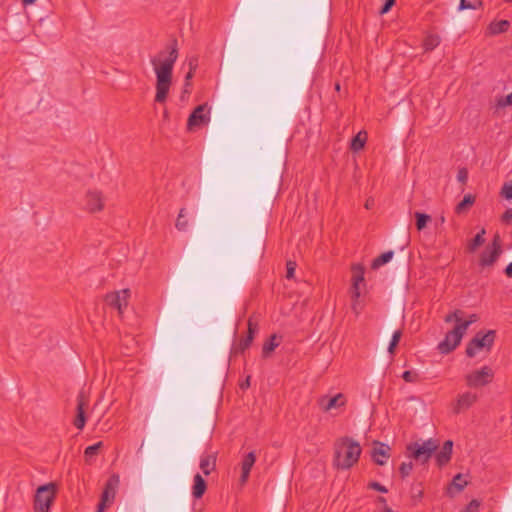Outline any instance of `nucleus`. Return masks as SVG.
I'll use <instances>...</instances> for the list:
<instances>
[{
	"label": "nucleus",
	"instance_id": "23",
	"mask_svg": "<svg viewBox=\"0 0 512 512\" xmlns=\"http://www.w3.org/2000/svg\"><path fill=\"white\" fill-rule=\"evenodd\" d=\"M199 466L206 476L209 475L216 467V456L212 454L202 456Z\"/></svg>",
	"mask_w": 512,
	"mask_h": 512
},
{
	"label": "nucleus",
	"instance_id": "20",
	"mask_svg": "<svg viewBox=\"0 0 512 512\" xmlns=\"http://www.w3.org/2000/svg\"><path fill=\"white\" fill-rule=\"evenodd\" d=\"M256 461V455L254 452H249L243 459L241 463V477L240 480L242 483H245L249 477L251 468L253 467Z\"/></svg>",
	"mask_w": 512,
	"mask_h": 512
},
{
	"label": "nucleus",
	"instance_id": "42",
	"mask_svg": "<svg viewBox=\"0 0 512 512\" xmlns=\"http://www.w3.org/2000/svg\"><path fill=\"white\" fill-rule=\"evenodd\" d=\"M258 332V324L254 322L252 318L248 320V333L247 336H251L252 340L255 337V334Z\"/></svg>",
	"mask_w": 512,
	"mask_h": 512
},
{
	"label": "nucleus",
	"instance_id": "10",
	"mask_svg": "<svg viewBox=\"0 0 512 512\" xmlns=\"http://www.w3.org/2000/svg\"><path fill=\"white\" fill-rule=\"evenodd\" d=\"M119 476L114 474L107 480L104 490L101 495V501L98 504V508L95 512H103L107 506L114 501L116 490L119 486Z\"/></svg>",
	"mask_w": 512,
	"mask_h": 512
},
{
	"label": "nucleus",
	"instance_id": "55",
	"mask_svg": "<svg viewBox=\"0 0 512 512\" xmlns=\"http://www.w3.org/2000/svg\"><path fill=\"white\" fill-rule=\"evenodd\" d=\"M249 385H250V377L248 376L246 381H245V384H242V388L248 387Z\"/></svg>",
	"mask_w": 512,
	"mask_h": 512
},
{
	"label": "nucleus",
	"instance_id": "54",
	"mask_svg": "<svg viewBox=\"0 0 512 512\" xmlns=\"http://www.w3.org/2000/svg\"><path fill=\"white\" fill-rule=\"evenodd\" d=\"M35 1L36 0H22V3L24 6H27L33 4Z\"/></svg>",
	"mask_w": 512,
	"mask_h": 512
},
{
	"label": "nucleus",
	"instance_id": "39",
	"mask_svg": "<svg viewBox=\"0 0 512 512\" xmlns=\"http://www.w3.org/2000/svg\"><path fill=\"white\" fill-rule=\"evenodd\" d=\"M413 469L412 462H403L399 467V472L402 478H406L410 475L411 471Z\"/></svg>",
	"mask_w": 512,
	"mask_h": 512
},
{
	"label": "nucleus",
	"instance_id": "56",
	"mask_svg": "<svg viewBox=\"0 0 512 512\" xmlns=\"http://www.w3.org/2000/svg\"><path fill=\"white\" fill-rule=\"evenodd\" d=\"M378 501H379L380 503H384V504L386 503V499H385L384 497H379V498H378Z\"/></svg>",
	"mask_w": 512,
	"mask_h": 512
},
{
	"label": "nucleus",
	"instance_id": "1",
	"mask_svg": "<svg viewBox=\"0 0 512 512\" xmlns=\"http://www.w3.org/2000/svg\"><path fill=\"white\" fill-rule=\"evenodd\" d=\"M163 54V52H160L159 57H153L150 61L156 74L155 101L158 103H164L166 101L172 84L173 68L178 58L177 41L175 39L173 40L168 56L161 59Z\"/></svg>",
	"mask_w": 512,
	"mask_h": 512
},
{
	"label": "nucleus",
	"instance_id": "51",
	"mask_svg": "<svg viewBox=\"0 0 512 512\" xmlns=\"http://www.w3.org/2000/svg\"><path fill=\"white\" fill-rule=\"evenodd\" d=\"M191 91V87H186V83H184L183 92L181 95V100L184 101L187 94H189Z\"/></svg>",
	"mask_w": 512,
	"mask_h": 512
},
{
	"label": "nucleus",
	"instance_id": "8",
	"mask_svg": "<svg viewBox=\"0 0 512 512\" xmlns=\"http://www.w3.org/2000/svg\"><path fill=\"white\" fill-rule=\"evenodd\" d=\"M493 377V370L488 366H483L481 369L467 374L465 380L467 386L477 388L489 384L493 380Z\"/></svg>",
	"mask_w": 512,
	"mask_h": 512
},
{
	"label": "nucleus",
	"instance_id": "31",
	"mask_svg": "<svg viewBox=\"0 0 512 512\" xmlns=\"http://www.w3.org/2000/svg\"><path fill=\"white\" fill-rule=\"evenodd\" d=\"M416 228L418 231L423 230L427 223L431 221V216L421 212H415Z\"/></svg>",
	"mask_w": 512,
	"mask_h": 512
},
{
	"label": "nucleus",
	"instance_id": "18",
	"mask_svg": "<svg viewBox=\"0 0 512 512\" xmlns=\"http://www.w3.org/2000/svg\"><path fill=\"white\" fill-rule=\"evenodd\" d=\"M477 399H478V397L474 393H471V392L463 393L457 399V403L454 407V412L458 414L461 411L468 409L477 401Z\"/></svg>",
	"mask_w": 512,
	"mask_h": 512
},
{
	"label": "nucleus",
	"instance_id": "24",
	"mask_svg": "<svg viewBox=\"0 0 512 512\" xmlns=\"http://www.w3.org/2000/svg\"><path fill=\"white\" fill-rule=\"evenodd\" d=\"M280 338L276 334H272L270 338L263 344L262 357H269L270 353L273 352L280 345Z\"/></svg>",
	"mask_w": 512,
	"mask_h": 512
},
{
	"label": "nucleus",
	"instance_id": "45",
	"mask_svg": "<svg viewBox=\"0 0 512 512\" xmlns=\"http://www.w3.org/2000/svg\"><path fill=\"white\" fill-rule=\"evenodd\" d=\"M396 0H385V3L379 10L380 15H384L394 6Z\"/></svg>",
	"mask_w": 512,
	"mask_h": 512
},
{
	"label": "nucleus",
	"instance_id": "11",
	"mask_svg": "<svg viewBox=\"0 0 512 512\" xmlns=\"http://www.w3.org/2000/svg\"><path fill=\"white\" fill-rule=\"evenodd\" d=\"M464 317H465V312L463 310L456 309V310L448 313L445 316L444 321L446 323L455 322L456 324H458L460 326V328L462 330H464L466 332L470 325H472L473 323H475L479 320L478 314H475V313L470 314L466 319H464Z\"/></svg>",
	"mask_w": 512,
	"mask_h": 512
},
{
	"label": "nucleus",
	"instance_id": "4",
	"mask_svg": "<svg viewBox=\"0 0 512 512\" xmlns=\"http://www.w3.org/2000/svg\"><path fill=\"white\" fill-rule=\"evenodd\" d=\"M58 486L54 482L41 485L37 488L34 496V511L35 512H49L53 504Z\"/></svg>",
	"mask_w": 512,
	"mask_h": 512
},
{
	"label": "nucleus",
	"instance_id": "16",
	"mask_svg": "<svg viewBox=\"0 0 512 512\" xmlns=\"http://www.w3.org/2000/svg\"><path fill=\"white\" fill-rule=\"evenodd\" d=\"M318 404L323 411H330L333 408L341 407L345 404L344 395L339 393L333 397L322 396L319 398Z\"/></svg>",
	"mask_w": 512,
	"mask_h": 512
},
{
	"label": "nucleus",
	"instance_id": "58",
	"mask_svg": "<svg viewBox=\"0 0 512 512\" xmlns=\"http://www.w3.org/2000/svg\"><path fill=\"white\" fill-rule=\"evenodd\" d=\"M335 88H336V90H340V85L337 83Z\"/></svg>",
	"mask_w": 512,
	"mask_h": 512
},
{
	"label": "nucleus",
	"instance_id": "2",
	"mask_svg": "<svg viewBox=\"0 0 512 512\" xmlns=\"http://www.w3.org/2000/svg\"><path fill=\"white\" fill-rule=\"evenodd\" d=\"M362 449L357 441L343 437L335 443V465L339 469H349L356 464Z\"/></svg>",
	"mask_w": 512,
	"mask_h": 512
},
{
	"label": "nucleus",
	"instance_id": "6",
	"mask_svg": "<svg viewBox=\"0 0 512 512\" xmlns=\"http://www.w3.org/2000/svg\"><path fill=\"white\" fill-rule=\"evenodd\" d=\"M466 332L458 324L446 333L445 338L439 342L437 349L441 354H449L457 348Z\"/></svg>",
	"mask_w": 512,
	"mask_h": 512
},
{
	"label": "nucleus",
	"instance_id": "61",
	"mask_svg": "<svg viewBox=\"0 0 512 512\" xmlns=\"http://www.w3.org/2000/svg\"><path fill=\"white\" fill-rule=\"evenodd\" d=\"M369 206H371V203H366V208H369Z\"/></svg>",
	"mask_w": 512,
	"mask_h": 512
},
{
	"label": "nucleus",
	"instance_id": "34",
	"mask_svg": "<svg viewBox=\"0 0 512 512\" xmlns=\"http://www.w3.org/2000/svg\"><path fill=\"white\" fill-rule=\"evenodd\" d=\"M482 5L480 0H460L459 10L477 9Z\"/></svg>",
	"mask_w": 512,
	"mask_h": 512
},
{
	"label": "nucleus",
	"instance_id": "28",
	"mask_svg": "<svg viewBox=\"0 0 512 512\" xmlns=\"http://www.w3.org/2000/svg\"><path fill=\"white\" fill-rule=\"evenodd\" d=\"M485 233H486L485 229L482 228L480 230V232L477 233L476 236L470 241V243L468 244V250L470 252H474L478 247H480L482 244H484V242H485V239H484Z\"/></svg>",
	"mask_w": 512,
	"mask_h": 512
},
{
	"label": "nucleus",
	"instance_id": "22",
	"mask_svg": "<svg viewBox=\"0 0 512 512\" xmlns=\"http://www.w3.org/2000/svg\"><path fill=\"white\" fill-rule=\"evenodd\" d=\"M193 481L194 483L192 486V495L194 498L199 499L204 495L207 489V484L204 478L199 473H197L194 476Z\"/></svg>",
	"mask_w": 512,
	"mask_h": 512
},
{
	"label": "nucleus",
	"instance_id": "48",
	"mask_svg": "<svg viewBox=\"0 0 512 512\" xmlns=\"http://www.w3.org/2000/svg\"><path fill=\"white\" fill-rule=\"evenodd\" d=\"M295 267H296V264L292 261H288L287 262V272H286V277L288 279H291L293 278L294 276V272H295Z\"/></svg>",
	"mask_w": 512,
	"mask_h": 512
},
{
	"label": "nucleus",
	"instance_id": "36",
	"mask_svg": "<svg viewBox=\"0 0 512 512\" xmlns=\"http://www.w3.org/2000/svg\"><path fill=\"white\" fill-rule=\"evenodd\" d=\"M102 445H103V443L100 441L91 446H88L84 451V456H85L86 461H88L89 459L94 457L98 453V451L102 447Z\"/></svg>",
	"mask_w": 512,
	"mask_h": 512
},
{
	"label": "nucleus",
	"instance_id": "53",
	"mask_svg": "<svg viewBox=\"0 0 512 512\" xmlns=\"http://www.w3.org/2000/svg\"><path fill=\"white\" fill-rule=\"evenodd\" d=\"M189 67H190V69H191L192 67H194V70L196 69V67H197V62H196V60H195V59H192V60H190V61H189Z\"/></svg>",
	"mask_w": 512,
	"mask_h": 512
},
{
	"label": "nucleus",
	"instance_id": "49",
	"mask_svg": "<svg viewBox=\"0 0 512 512\" xmlns=\"http://www.w3.org/2000/svg\"><path fill=\"white\" fill-rule=\"evenodd\" d=\"M352 310L356 315L360 314V312L362 310V306H361L360 302L358 301V299L352 298Z\"/></svg>",
	"mask_w": 512,
	"mask_h": 512
},
{
	"label": "nucleus",
	"instance_id": "21",
	"mask_svg": "<svg viewBox=\"0 0 512 512\" xmlns=\"http://www.w3.org/2000/svg\"><path fill=\"white\" fill-rule=\"evenodd\" d=\"M467 484L468 482L463 479V475L459 473L453 477L451 484L447 488V494L453 497L455 493L461 492Z\"/></svg>",
	"mask_w": 512,
	"mask_h": 512
},
{
	"label": "nucleus",
	"instance_id": "47",
	"mask_svg": "<svg viewBox=\"0 0 512 512\" xmlns=\"http://www.w3.org/2000/svg\"><path fill=\"white\" fill-rule=\"evenodd\" d=\"M501 221L505 224L512 222V208H508L501 216Z\"/></svg>",
	"mask_w": 512,
	"mask_h": 512
},
{
	"label": "nucleus",
	"instance_id": "26",
	"mask_svg": "<svg viewBox=\"0 0 512 512\" xmlns=\"http://www.w3.org/2000/svg\"><path fill=\"white\" fill-rule=\"evenodd\" d=\"M475 202V197L471 194H467L464 196L463 200L459 202L455 207V212L457 214L464 213L470 206H472Z\"/></svg>",
	"mask_w": 512,
	"mask_h": 512
},
{
	"label": "nucleus",
	"instance_id": "17",
	"mask_svg": "<svg viewBox=\"0 0 512 512\" xmlns=\"http://www.w3.org/2000/svg\"><path fill=\"white\" fill-rule=\"evenodd\" d=\"M452 449H453V441L447 440L444 442L442 448L440 451H436L435 453V459L438 464V466L442 467L446 465L452 456Z\"/></svg>",
	"mask_w": 512,
	"mask_h": 512
},
{
	"label": "nucleus",
	"instance_id": "27",
	"mask_svg": "<svg viewBox=\"0 0 512 512\" xmlns=\"http://www.w3.org/2000/svg\"><path fill=\"white\" fill-rule=\"evenodd\" d=\"M394 256V252L392 250L386 251L382 253L380 256L375 258L372 262V268L378 269L382 265L388 263Z\"/></svg>",
	"mask_w": 512,
	"mask_h": 512
},
{
	"label": "nucleus",
	"instance_id": "33",
	"mask_svg": "<svg viewBox=\"0 0 512 512\" xmlns=\"http://www.w3.org/2000/svg\"><path fill=\"white\" fill-rule=\"evenodd\" d=\"M185 217H186V209L181 208L179 211L176 223H175V227L179 231H185L188 227V221L185 219Z\"/></svg>",
	"mask_w": 512,
	"mask_h": 512
},
{
	"label": "nucleus",
	"instance_id": "37",
	"mask_svg": "<svg viewBox=\"0 0 512 512\" xmlns=\"http://www.w3.org/2000/svg\"><path fill=\"white\" fill-rule=\"evenodd\" d=\"M401 336H402V332L401 330H397L393 333L392 335V339L389 343V346H388V352L390 354H393L394 353V350L396 348V346L398 345L400 339H401Z\"/></svg>",
	"mask_w": 512,
	"mask_h": 512
},
{
	"label": "nucleus",
	"instance_id": "40",
	"mask_svg": "<svg viewBox=\"0 0 512 512\" xmlns=\"http://www.w3.org/2000/svg\"><path fill=\"white\" fill-rule=\"evenodd\" d=\"M402 378L405 382H408V383H414L416 381H418L419 379V376L417 373L413 372V371H404L403 374H402Z\"/></svg>",
	"mask_w": 512,
	"mask_h": 512
},
{
	"label": "nucleus",
	"instance_id": "25",
	"mask_svg": "<svg viewBox=\"0 0 512 512\" xmlns=\"http://www.w3.org/2000/svg\"><path fill=\"white\" fill-rule=\"evenodd\" d=\"M510 22L508 20L494 21L489 25V31L492 35L504 33L508 30Z\"/></svg>",
	"mask_w": 512,
	"mask_h": 512
},
{
	"label": "nucleus",
	"instance_id": "29",
	"mask_svg": "<svg viewBox=\"0 0 512 512\" xmlns=\"http://www.w3.org/2000/svg\"><path fill=\"white\" fill-rule=\"evenodd\" d=\"M366 138V132H359L356 136L352 138L351 149L353 151L361 150L365 145Z\"/></svg>",
	"mask_w": 512,
	"mask_h": 512
},
{
	"label": "nucleus",
	"instance_id": "35",
	"mask_svg": "<svg viewBox=\"0 0 512 512\" xmlns=\"http://www.w3.org/2000/svg\"><path fill=\"white\" fill-rule=\"evenodd\" d=\"M252 341L253 340H252L251 336H246L245 338L240 339L238 344L234 347V352L235 353L244 352L247 348L250 347Z\"/></svg>",
	"mask_w": 512,
	"mask_h": 512
},
{
	"label": "nucleus",
	"instance_id": "41",
	"mask_svg": "<svg viewBox=\"0 0 512 512\" xmlns=\"http://www.w3.org/2000/svg\"><path fill=\"white\" fill-rule=\"evenodd\" d=\"M481 506V502L477 499H473L469 502L466 508L462 512H478Z\"/></svg>",
	"mask_w": 512,
	"mask_h": 512
},
{
	"label": "nucleus",
	"instance_id": "52",
	"mask_svg": "<svg viewBox=\"0 0 512 512\" xmlns=\"http://www.w3.org/2000/svg\"><path fill=\"white\" fill-rule=\"evenodd\" d=\"M504 272H505L506 276H508V277H512V262H511V263H509V264L506 266V268H505V271H504Z\"/></svg>",
	"mask_w": 512,
	"mask_h": 512
},
{
	"label": "nucleus",
	"instance_id": "7",
	"mask_svg": "<svg viewBox=\"0 0 512 512\" xmlns=\"http://www.w3.org/2000/svg\"><path fill=\"white\" fill-rule=\"evenodd\" d=\"M210 122V108L207 104L198 105L190 114L187 121L188 131L207 125Z\"/></svg>",
	"mask_w": 512,
	"mask_h": 512
},
{
	"label": "nucleus",
	"instance_id": "32",
	"mask_svg": "<svg viewBox=\"0 0 512 512\" xmlns=\"http://www.w3.org/2000/svg\"><path fill=\"white\" fill-rule=\"evenodd\" d=\"M410 493H411V499L414 502V504L419 502L422 499L423 493H424L422 484L421 483L413 484L411 486Z\"/></svg>",
	"mask_w": 512,
	"mask_h": 512
},
{
	"label": "nucleus",
	"instance_id": "38",
	"mask_svg": "<svg viewBox=\"0 0 512 512\" xmlns=\"http://www.w3.org/2000/svg\"><path fill=\"white\" fill-rule=\"evenodd\" d=\"M501 196L507 200L512 199V181L504 183L501 188Z\"/></svg>",
	"mask_w": 512,
	"mask_h": 512
},
{
	"label": "nucleus",
	"instance_id": "3",
	"mask_svg": "<svg viewBox=\"0 0 512 512\" xmlns=\"http://www.w3.org/2000/svg\"><path fill=\"white\" fill-rule=\"evenodd\" d=\"M438 447V441L432 438L422 442H412L406 446V456L417 463L426 464L436 453Z\"/></svg>",
	"mask_w": 512,
	"mask_h": 512
},
{
	"label": "nucleus",
	"instance_id": "13",
	"mask_svg": "<svg viewBox=\"0 0 512 512\" xmlns=\"http://www.w3.org/2000/svg\"><path fill=\"white\" fill-rule=\"evenodd\" d=\"M104 208V198L100 191L89 190L85 196V209L91 213L102 211Z\"/></svg>",
	"mask_w": 512,
	"mask_h": 512
},
{
	"label": "nucleus",
	"instance_id": "44",
	"mask_svg": "<svg viewBox=\"0 0 512 512\" xmlns=\"http://www.w3.org/2000/svg\"><path fill=\"white\" fill-rule=\"evenodd\" d=\"M368 488L376 490L381 493H387L388 490L385 486L381 485L379 482L372 481L368 484Z\"/></svg>",
	"mask_w": 512,
	"mask_h": 512
},
{
	"label": "nucleus",
	"instance_id": "62",
	"mask_svg": "<svg viewBox=\"0 0 512 512\" xmlns=\"http://www.w3.org/2000/svg\"><path fill=\"white\" fill-rule=\"evenodd\" d=\"M505 2H512V0H505Z\"/></svg>",
	"mask_w": 512,
	"mask_h": 512
},
{
	"label": "nucleus",
	"instance_id": "59",
	"mask_svg": "<svg viewBox=\"0 0 512 512\" xmlns=\"http://www.w3.org/2000/svg\"><path fill=\"white\" fill-rule=\"evenodd\" d=\"M164 117L167 118L168 117V113L167 111L164 112Z\"/></svg>",
	"mask_w": 512,
	"mask_h": 512
},
{
	"label": "nucleus",
	"instance_id": "9",
	"mask_svg": "<svg viewBox=\"0 0 512 512\" xmlns=\"http://www.w3.org/2000/svg\"><path fill=\"white\" fill-rule=\"evenodd\" d=\"M130 290L122 289L108 293L105 297L106 304L117 310L118 315L122 317L125 308L128 306Z\"/></svg>",
	"mask_w": 512,
	"mask_h": 512
},
{
	"label": "nucleus",
	"instance_id": "14",
	"mask_svg": "<svg viewBox=\"0 0 512 512\" xmlns=\"http://www.w3.org/2000/svg\"><path fill=\"white\" fill-rule=\"evenodd\" d=\"M390 450L391 448L389 445L379 441H374L371 450L372 460L378 465H384L387 462V459L390 457Z\"/></svg>",
	"mask_w": 512,
	"mask_h": 512
},
{
	"label": "nucleus",
	"instance_id": "43",
	"mask_svg": "<svg viewBox=\"0 0 512 512\" xmlns=\"http://www.w3.org/2000/svg\"><path fill=\"white\" fill-rule=\"evenodd\" d=\"M512 104V93L508 94L505 97H501L497 100V107L504 108Z\"/></svg>",
	"mask_w": 512,
	"mask_h": 512
},
{
	"label": "nucleus",
	"instance_id": "15",
	"mask_svg": "<svg viewBox=\"0 0 512 512\" xmlns=\"http://www.w3.org/2000/svg\"><path fill=\"white\" fill-rule=\"evenodd\" d=\"M88 406V400L84 394V392H80L79 395L77 396V415H76V418L74 419V426L79 429V430H82L85 426V423H86V416H85V408Z\"/></svg>",
	"mask_w": 512,
	"mask_h": 512
},
{
	"label": "nucleus",
	"instance_id": "5",
	"mask_svg": "<svg viewBox=\"0 0 512 512\" xmlns=\"http://www.w3.org/2000/svg\"><path fill=\"white\" fill-rule=\"evenodd\" d=\"M496 338L495 330H488L487 332L479 331L476 335L468 342L465 353L468 357L473 358L477 351L480 349H486L490 351Z\"/></svg>",
	"mask_w": 512,
	"mask_h": 512
},
{
	"label": "nucleus",
	"instance_id": "19",
	"mask_svg": "<svg viewBox=\"0 0 512 512\" xmlns=\"http://www.w3.org/2000/svg\"><path fill=\"white\" fill-rule=\"evenodd\" d=\"M364 281V270L360 266L353 267V276H352V287H351V297L355 299H359L360 297V288L359 284Z\"/></svg>",
	"mask_w": 512,
	"mask_h": 512
},
{
	"label": "nucleus",
	"instance_id": "46",
	"mask_svg": "<svg viewBox=\"0 0 512 512\" xmlns=\"http://www.w3.org/2000/svg\"><path fill=\"white\" fill-rule=\"evenodd\" d=\"M457 179L461 183H466V181L468 179V171H467V169H465V168L459 169L458 174H457Z\"/></svg>",
	"mask_w": 512,
	"mask_h": 512
},
{
	"label": "nucleus",
	"instance_id": "60",
	"mask_svg": "<svg viewBox=\"0 0 512 512\" xmlns=\"http://www.w3.org/2000/svg\"><path fill=\"white\" fill-rule=\"evenodd\" d=\"M369 206H371V203H366V208H369Z\"/></svg>",
	"mask_w": 512,
	"mask_h": 512
},
{
	"label": "nucleus",
	"instance_id": "50",
	"mask_svg": "<svg viewBox=\"0 0 512 512\" xmlns=\"http://www.w3.org/2000/svg\"><path fill=\"white\" fill-rule=\"evenodd\" d=\"M194 72H195L194 67H192L191 69H189L188 73L186 74V76H185L186 87H191V79L194 76Z\"/></svg>",
	"mask_w": 512,
	"mask_h": 512
},
{
	"label": "nucleus",
	"instance_id": "12",
	"mask_svg": "<svg viewBox=\"0 0 512 512\" xmlns=\"http://www.w3.org/2000/svg\"><path fill=\"white\" fill-rule=\"evenodd\" d=\"M500 253H501L500 236L498 234H496L494 236L491 247H487L482 252L481 257H480V265L483 267L493 265L496 262V260L498 259Z\"/></svg>",
	"mask_w": 512,
	"mask_h": 512
},
{
	"label": "nucleus",
	"instance_id": "30",
	"mask_svg": "<svg viewBox=\"0 0 512 512\" xmlns=\"http://www.w3.org/2000/svg\"><path fill=\"white\" fill-rule=\"evenodd\" d=\"M440 44V37L438 35H428L425 37L423 47L425 51H432Z\"/></svg>",
	"mask_w": 512,
	"mask_h": 512
},
{
	"label": "nucleus",
	"instance_id": "57",
	"mask_svg": "<svg viewBox=\"0 0 512 512\" xmlns=\"http://www.w3.org/2000/svg\"><path fill=\"white\" fill-rule=\"evenodd\" d=\"M384 510H385V512H392L391 508H389V507H385Z\"/></svg>",
	"mask_w": 512,
	"mask_h": 512
}]
</instances>
